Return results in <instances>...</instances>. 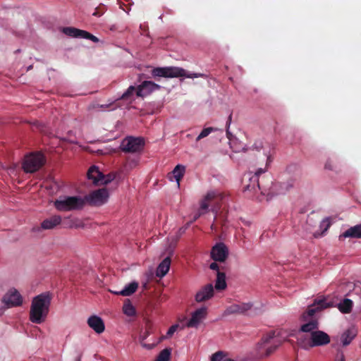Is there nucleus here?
Segmentation results:
<instances>
[{"instance_id": "obj_2", "label": "nucleus", "mask_w": 361, "mask_h": 361, "mask_svg": "<svg viewBox=\"0 0 361 361\" xmlns=\"http://www.w3.org/2000/svg\"><path fill=\"white\" fill-rule=\"evenodd\" d=\"M52 295L49 292L42 293L33 298L30 310V320L32 323L42 324L49 314Z\"/></svg>"}, {"instance_id": "obj_46", "label": "nucleus", "mask_w": 361, "mask_h": 361, "mask_svg": "<svg viewBox=\"0 0 361 361\" xmlns=\"http://www.w3.org/2000/svg\"><path fill=\"white\" fill-rule=\"evenodd\" d=\"M147 283H145L142 285L143 288L146 289V288H147Z\"/></svg>"}, {"instance_id": "obj_38", "label": "nucleus", "mask_w": 361, "mask_h": 361, "mask_svg": "<svg viewBox=\"0 0 361 361\" xmlns=\"http://www.w3.org/2000/svg\"><path fill=\"white\" fill-rule=\"evenodd\" d=\"M178 327V324L172 325L169 329V330H168V331L166 333L167 336L171 337L174 334V332L177 330Z\"/></svg>"}, {"instance_id": "obj_41", "label": "nucleus", "mask_w": 361, "mask_h": 361, "mask_svg": "<svg viewBox=\"0 0 361 361\" xmlns=\"http://www.w3.org/2000/svg\"><path fill=\"white\" fill-rule=\"evenodd\" d=\"M324 167L326 169L329 170H334L335 168L334 164L331 161H327L325 164Z\"/></svg>"}, {"instance_id": "obj_14", "label": "nucleus", "mask_w": 361, "mask_h": 361, "mask_svg": "<svg viewBox=\"0 0 361 361\" xmlns=\"http://www.w3.org/2000/svg\"><path fill=\"white\" fill-rule=\"evenodd\" d=\"M214 294V288L212 283L202 286L195 294V299L197 302H202L210 300Z\"/></svg>"}, {"instance_id": "obj_35", "label": "nucleus", "mask_w": 361, "mask_h": 361, "mask_svg": "<svg viewBox=\"0 0 361 361\" xmlns=\"http://www.w3.org/2000/svg\"><path fill=\"white\" fill-rule=\"evenodd\" d=\"M152 74L154 77L166 78V67L154 68L152 71Z\"/></svg>"}, {"instance_id": "obj_7", "label": "nucleus", "mask_w": 361, "mask_h": 361, "mask_svg": "<svg viewBox=\"0 0 361 361\" xmlns=\"http://www.w3.org/2000/svg\"><path fill=\"white\" fill-rule=\"evenodd\" d=\"M144 145L143 138L129 136L122 140L120 148L124 152L136 153L142 151Z\"/></svg>"}, {"instance_id": "obj_17", "label": "nucleus", "mask_w": 361, "mask_h": 361, "mask_svg": "<svg viewBox=\"0 0 361 361\" xmlns=\"http://www.w3.org/2000/svg\"><path fill=\"white\" fill-rule=\"evenodd\" d=\"M252 307L251 303H238L233 304L228 307L224 312L225 315L231 314H244L250 310Z\"/></svg>"}, {"instance_id": "obj_12", "label": "nucleus", "mask_w": 361, "mask_h": 361, "mask_svg": "<svg viewBox=\"0 0 361 361\" xmlns=\"http://www.w3.org/2000/svg\"><path fill=\"white\" fill-rule=\"evenodd\" d=\"M63 32L70 37L89 39L94 42H99L98 38L97 37H95L94 35L90 34V32H88L85 30H79V29H77L75 27H63Z\"/></svg>"}, {"instance_id": "obj_29", "label": "nucleus", "mask_w": 361, "mask_h": 361, "mask_svg": "<svg viewBox=\"0 0 361 361\" xmlns=\"http://www.w3.org/2000/svg\"><path fill=\"white\" fill-rule=\"evenodd\" d=\"M185 171V167L183 165H177L172 171V173L177 182L178 185L180 184V179L183 176Z\"/></svg>"}, {"instance_id": "obj_34", "label": "nucleus", "mask_w": 361, "mask_h": 361, "mask_svg": "<svg viewBox=\"0 0 361 361\" xmlns=\"http://www.w3.org/2000/svg\"><path fill=\"white\" fill-rule=\"evenodd\" d=\"M216 130V128H212V127H209V128H204L201 131L200 135L197 137L196 140L197 141L200 140L201 139L208 136L211 133L215 131Z\"/></svg>"}, {"instance_id": "obj_10", "label": "nucleus", "mask_w": 361, "mask_h": 361, "mask_svg": "<svg viewBox=\"0 0 361 361\" xmlns=\"http://www.w3.org/2000/svg\"><path fill=\"white\" fill-rule=\"evenodd\" d=\"M166 78H195L204 76L202 73H189L185 69L180 67L169 66L166 67Z\"/></svg>"}, {"instance_id": "obj_36", "label": "nucleus", "mask_w": 361, "mask_h": 361, "mask_svg": "<svg viewBox=\"0 0 361 361\" xmlns=\"http://www.w3.org/2000/svg\"><path fill=\"white\" fill-rule=\"evenodd\" d=\"M102 177H101L99 185H106L111 183L114 179V176L111 174H108L105 176L102 173Z\"/></svg>"}, {"instance_id": "obj_31", "label": "nucleus", "mask_w": 361, "mask_h": 361, "mask_svg": "<svg viewBox=\"0 0 361 361\" xmlns=\"http://www.w3.org/2000/svg\"><path fill=\"white\" fill-rule=\"evenodd\" d=\"M171 355V348H164L162 350L154 361H170Z\"/></svg>"}, {"instance_id": "obj_9", "label": "nucleus", "mask_w": 361, "mask_h": 361, "mask_svg": "<svg viewBox=\"0 0 361 361\" xmlns=\"http://www.w3.org/2000/svg\"><path fill=\"white\" fill-rule=\"evenodd\" d=\"M4 306L7 308L20 306L23 304V298L16 289L9 290L1 300Z\"/></svg>"}, {"instance_id": "obj_30", "label": "nucleus", "mask_w": 361, "mask_h": 361, "mask_svg": "<svg viewBox=\"0 0 361 361\" xmlns=\"http://www.w3.org/2000/svg\"><path fill=\"white\" fill-rule=\"evenodd\" d=\"M123 313L129 317L134 316L135 314V309L131 304L129 300H126L123 306Z\"/></svg>"}, {"instance_id": "obj_48", "label": "nucleus", "mask_w": 361, "mask_h": 361, "mask_svg": "<svg viewBox=\"0 0 361 361\" xmlns=\"http://www.w3.org/2000/svg\"><path fill=\"white\" fill-rule=\"evenodd\" d=\"M80 359H81V356H79V357L77 358L76 361H80Z\"/></svg>"}, {"instance_id": "obj_33", "label": "nucleus", "mask_w": 361, "mask_h": 361, "mask_svg": "<svg viewBox=\"0 0 361 361\" xmlns=\"http://www.w3.org/2000/svg\"><path fill=\"white\" fill-rule=\"evenodd\" d=\"M226 359L229 358L227 357V353L222 350L213 353L210 357V361H224Z\"/></svg>"}, {"instance_id": "obj_43", "label": "nucleus", "mask_w": 361, "mask_h": 361, "mask_svg": "<svg viewBox=\"0 0 361 361\" xmlns=\"http://www.w3.org/2000/svg\"><path fill=\"white\" fill-rule=\"evenodd\" d=\"M142 343V347L145 348H147V349H152L154 346L153 344L151 345V344H146V343Z\"/></svg>"}, {"instance_id": "obj_24", "label": "nucleus", "mask_w": 361, "mask_h": 361, "mask_svg": "<svg viewBox=\"0 0 361 361\" xmlns=\"http://www.w3.org/2000/svg\"><path fill=\"white\" fill-rule=\"evenodd\" d=\"M171 259L169 257H166L158 266L156 275L158 277H164L169 271Z\"/></svg>"}, {"instance_id": "obj_4", "label": "nucleus", "mask_w": 361, "mask_h": 361, "mask_svg": "<svg viewBox=\"0 0 361 361\" xmlns=\"http://www.w3.org/2000/svg\"><path fill=\"white\" fill-rule=\"evenodd\" d=\"M331 305L326 302L325 298L316 299L314 303L310 305L307 310L300 316V320L302 324L308 323L312 320H318L313 317L314 314L323 309L331 307Z\"/></svg>"}, {"instance_id": "obj_5", "label": "nucleus", "mask_w": 361, "mask_h": 361, "mask_svg": "<svg viewBox=\"0 0 361 361\" xmlns=\"http://www.w3.org/2000/svg\"><path fill=\"white\" fill-rule=\"evenodd\" d=\"M44 164V157L42 153H32L25 157L23 169L26 173H34Z\"/></svg>"}, {"instance_id": "obj_13", "label": "nucleus", "mask_w": 361, "mask_h": 361, "mask_svg": "<svg viewBox=\"0 0 361 361\" xmlns=\"http://www.w3.org/2000/svg\"><path fill=\"white\" fill-rule=\"evenodd\" d=\"M221 193L216 190H209L200 201V209L202 211L207 212L210 203L216 200H222Z\"/></svg>"}, {"instance_id": "obj_42", "label": "nucleus", "mask_w": 361, "mask_h": 361, "mask_svg": "<svg viewBox=\"0 0 361 361\" xmlns=\"http://www.w3.org/2000/svg\"><path fill=\"white\" fill-rule=\"evenodd\" d=\"M209 268L212 270H216L217 272L219 271V266L218 264L216 263V262H212L210 265H209Z\"/></svg>"}, {"instance_id": "obj_32", "label": "nucleus", "mask_w": 361, "mask_h": 361, "mask_svg": "<svg viewBox=\"0 0 361 361\" xmlns=\"http://www.w3.org/2000/svg\"><path fill=\"white\" fill-rule=\"evenodd\" d=\"M330 225H331L330 219L329 218L324 219L321 221L320 226H319L320 229L322 230L321 233H314V236L315 238H317V237L322 235V234H324L328 230V228H329Z\"/></svg>"}, {"instance_id": "obj_25", "label": "nucleus", "mask_w": 361, "mask_h": 361, "mask_svg": "<svg viewBox=\"0 0 361 361\" xmlns=\"http://www.w3.org/2000/svg\"><path fill=\"white\" fill-rule=\"evenodd\" d=\"M102 175V173L99 171L98 167L95 166H91L87 171V178L90 180H92V183L94 185L100 184V179Z\"/></svg>"}, {"instance_id": "obj_18", "label": "nucleus", "mask_w": 361, "mask_h": 361, "mask_svg": "<svg viewBox=\"0 0 361 361\" xmlns=\"http://www.w3.org/2000/svg\"><path fill=\"white\" fill-rule=\"evenodd\" d=\"M265 169H259L255 175L250 178V180L252 184H248L245 187V191L253 192L254 195H257V192L260 190L259 184L258 182V176L264 173Z\"/></svg>"}, {"instance_id": "obj_44", "label": "nucleus", "mask_w": 361, "mask_h": 361, "mask_svg": "<svg viewBox=\"0 0 361 361\" xmlns=\"http://www.w3.org/2000/svg\"><path fill=\"white\" fill-rule=\"evenodd\" d=\"M206 212L202 211L200 209V212L198 214H197L194 217V221L197 220L202 214L205 213Z\"/></svg>"}, {"instance_id": "obj_39", "label": "nucleus", "mask_w": 361, "mask_h": 361, "mask_svg": "<svg viewBox=\"0 0 361 361\" xmlns=\"http://www.w3.org/2000/svg\"><path fill=\"white\" fill-rule=\"evenodd\" d=\"M335 361H345V355L343 351L338 350L337 352Z\"/></svg>"}, {"instance_id": "obj_8", "label": "nucleus", "mask_w": 361, "mask_h": 361, "mask_svg": "<svg viewBox=\"0 0 361 361\" xmlns=\"http://www.w3.org/2000/svg\"><path fill=\"white\" fill-rule=\"evenodd\" d=\"M109 197V191L106 188H101L92 192L84 198L92 206H101L107 202Z\"/></svg>"}, {"instance_id": "obj_40", "label": "nucleus", "mask_w": 361, "mask_h": 361, "mask_svg": "<svg viewBox=\"0 0 361 361\" xmlns=\"http://www.w3.org/2000/svg\"><path fill=\"white\" fill-rule=\"evenodd\" d=\"M149 334L150 332L148 330H146L145 332H143L140 336V342L142 343L144 340H145Z\"/></svg>"}, {"instance_id": "obj_27", "label": "nucleus", "mask_w": 361, "mask_h": 361, "mask_svg": "<svg viewBox=\"0 0 361 361\" xmlns=\"http://www.w3.org/2000/svg\"><path fill=\"white\" fill-rule=\"evenodd\" d=\"M227 285L226 282V275L223 272L218 271L216 283H215V289L216 290H223L226 289Z\"/></svg>"}, {"instance_id": "obj_47", "label": "nucleus", "mask_w": 361, "mask_h": 361, "mask_svg": "<svg viewBox=\"0 0 361 361\" xmlns=\"http://www.w3.org/2000/svg\"><path fill=\"white\" fill-rule=\"evenodd\" d=\"M224 361H235L233 359H226Z\"/></svg>"}, {"instance_id": "obj_45", "label": "nucleus", "mask_w": 361, "mask_h": 361, "mask_svg": "<svg viewBox=\"0 0 361 361\" xmlns=\"http://www.w3.org/2000/svg\"><path fill=\"white\" fill-rule=\"evenodd\" d=\"M84 226L83 224L81 223V222H79L78 224H77L75 227V228H82Z\"/></svg>"}, {"instance_id": "obj_28", "label": "nucleus", "mask_w": 361, "mask_h": 361, "mask_svg": "<svg viewBox=\"0 0 361 361\" xmlns=\"http://www.w3.org/2000/svg\"><path fill=\"white\" fill-rule=\"evenodd\" d=\"M353 301L345 298L338 304V310L343 314L350 313L353 307Z\"/></svg>"}, {"instance_id": "obj_11", "label": "nucleus", "mask_w": 361, "mask_h": 361, "mask_svg": "<svg viewBox=\"0 0 361 361\" xmlns=\"http://www.w3.org/2000/svg\"><path fill=\"white\" fill-rule=\"evenodd\" d=\"M228 256V248L223 243H218L211 250V257L215 262H224Z\"/></svg>"}, {"instance_id": "obj_23", "label": "nucleus", "mask_w": 361, "mask_h": 361, "mask_svg": "<svg viewBox=\"0 0 361 361\" xmlns=\"http://www.w3.org/2000/svg\"><path fill=\"white\" fill-rule=\"evenodd\" d=\"M138 288V283L133 281L126 285L121 291H114L109 290V291L115 295H121L123 296H129L133 294Z\"/></svg>"}, {"instance_id": "obj_21", "label": "nucleus", "mask_w": 361, "mask_h": 361, "mask_svg": "<svg viewBox=\"0 0 361 361\" xmlns=\"http://www.w3.org/2000/svg\"><path fill=\"white\" fill-rule=\"evenodd\" d=\"M117 106L114 105V102H109L105 104H99L97 102H92L88 106V110L91 111L99 112L106 111L108 110H114Z\"/></svg>"}, {"instance_id": "obj_1", "label": "nucleus", "mask_w": 361, "mask_h": 361, "mask_svg": "<svg viewBox=\"0 0 361 361\" xmlns=\"http://www.w3.org/2000/svg\"><path fill=\"white\" fill-rule=\"evenodd\" d=\"M330 341V336L326 332L319 330L318 320L302 324L297 332L298 344L305 350L326 345Z\"/></svg>"}, {"instance_id": "obj_37", "label": "nucleus", "mask_w": 361, "mask_h": 361, "mask_svg": "<svg viewBox=\"0 0 361 361\" xmlns=\"http://www.w3.org/2000/svg\"><path fill=\"white\" fill-rule=\"evenodd\" d=\"M135 87L133 85L130 86L128 90L122 94L120 99H128L135 92Z\"/></svg>"}, {"instance_id": "obj_49", "label": "nucleus", "mask_w": 361, "mask_h": 361, "mask_svg": "<svg viewBox=\"0 0 361 361\" xmlns=\"http://www.w3.org/2000/svg\"><path fill=\"white\" fill-rule=\"evenodd\" d=\"M211 228H212V229H214V224H212V225L211 226Z\"/></svg>"}, {"instance_id": "obj_6", "label": "nucleus", "mask_w": 361, "mask_h": 361, "mask_svg": "<svg viewBox=\"0 0 361 361\" xmlns=\"http://www.w3.org/2000/svg\"><path fill=\"white\" fill-rule=\"evenodd\" d=\"M280 345L279 341L275 338V333L270 332L264 336L259 343V351L262 356H269Z\"/></svg>"}, {"instance_id": "obj_20", "label": "nucleus", "mask_w": 361, "mask_h": 361, "mask_svg": "<svg viewBox=\"0 0 361 361\" xmlns=\"http://www.w3.org/2000/svg\"><path fill=\"white\" fill-rule=\"evenodd\" d=\"M361 238V224L350 227L338 236L340 240L345 238Z\"/></svg>"}, {"instance_id": "obj_3", "label": "nucleus", "mask_w": 361, "mask_h": 361, "mask_svg": "<svg viewBox=\"0 0 361 361\" xmlns=\"http://www.w3.org/2000/svg\"><path fill=\"white\" fill-rule=\"evenodd\" d=\"M56 210L61 212L80 210L85 205V200L80 196H59L53 202Z\"/></svg>"}, {"instance_id": "obj_19", "label": "nucleus", "mask_w": 361, "mask_h": 361, "mask_svg": "<svg viewBox=\"0 0 361 361\" xmlns=\"http://www.w3.org/2000/svg\"><path fill=\"white\" fill-rule=\"evenodd\" d=\"M87 324L97 334H102L105 329L103 320L101 317L96 315L89 317L87 319Z\"/></svg>"}, {"instance_id": "obj_26", "label": "nucleus", "mask_w": 361, "mask_h": 361, "mask_svg": "<svg viewBox=\"0 0 361 361\" xmlns=\"http://www.w3.org/2000/svg\"><path fill=\"white\" fill-rule=\"evenodd\" d=\"M356 336V331L354 329H348L345 331L341 336V341L343 346L349 345Z\"/></svg>"}, {"instance_id": "obj_16", "label": "nucleus", "mask_w": 361, "mask_h": 361, "mask_svg": "<svg viewBox=\"0 0 361 361\" xmlns=\"http://www.w3.org/2000/svg\"><path fill=\"white\" fill-rule=\"evenodd\" d=\"M160 87V85L154 83V82L145 80L137 87V95L138 97H145L157 90H159Z\"/></svg>"}, {"instance_id": "obj_50", "label": "nucleus", "mask_w": 361, "mask_h": 361, "mask_svg": "<svg viewBox=\"0 0 361 361\" xmlns=\"http://www.w3.org/2000/svg\"><path fill=\"white\" fill-rule=\"evenodd\" d=\"M212 211H213L214 212H215V214H216V213H217V211H216V210H215V209H212Z\"/></svg>"}, {"instance_id": "obj_15", "label": "nucleus", "mask_w": 361, "mask_h": 361, "mask_svg": "<svg viewBox=\"0 0 361 361\" xmlns=\"http://www.w3.org/2000/svg\"><path fill=\"white\" fill-rule=\"evenodd\" d=\"M207 314V308L205 307L197 309L191 316L190 319L187 322L188 328H197Z\"/></svg>"}, {"instance_id": "obj_22", "label": "nucleus", "mask_w": 361, "mask_h": 361, "mask_svg": "<svg viewBox=\"0 0 361 361\" xmlns=\"http://www.w3.org/2000/svg\"><path fill=\"white\" fill-rule=\"evenodd\" d=\"M61 216L60 215H54L48 219H44L41 223V228L44 230H50L55 228L61 223Z\"/></svg>"}]
</instances>
